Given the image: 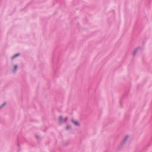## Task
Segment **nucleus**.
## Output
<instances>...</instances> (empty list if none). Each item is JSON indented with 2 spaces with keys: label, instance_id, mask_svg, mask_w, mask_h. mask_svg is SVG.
Masks as SVG:
<instances>
[{
  "label": "nucleus",
  "instance_id": "1",
  "mask_svg": "<svg viewBox=\"0 0 152 152\" xmlns=\"http://www.w3.org/2000/svg\"><path fill=\"white\" fill-rule=\"evenodd\" d=\"M72 122L76 126H79V123L77 121H74L73 120H72Z\"/></svg>",
  "mask_w": 152,
  "mask_h": 152
},
{
  "label": "nucleus",
  "instance_id": "2",
  "mask_svg": "<svg viewBox=\"0 0 152 152\" xmlns=\"http://www.w3.org/2000/svg\"><path fill=\"white\" fill-rule=\"evenodd\" d=\"M19 55H20V54L19 53L16 54L15 56H14L13 57H12V59H13L14 58H15L18 56H19Z\"/></svg>",
  "mask_w": 152,
  "mask_h": 152
},
{
  "label": "nucleus",
  "instance_id": "3",
  "mask_svg": "<svg viewBox=\"0 0 152 152\" xmlns=\"http://www.w3.org/2000/svg\"><path fill=\"white\" fill-rule=\"evenodd\" d=\"M59 121L60 122V123H61V121H62V117L61 116L60 117H59Z\"/></svg>",
  "mask_w": 152,
  "mask_h": 152
},
{
  "label": "nucleus",
  "instance_id": "4",
  "mask_svg": "<svg viewBox=\"0 0 152 152\" xmlns=\"http://www.w3.org/2000/svg\"><path fill=\"white\" fill-rule=\"evenodd\" d=\"M17 68V65H15L14 66V70H15Z\"/></svg>",
  "mask_w": 152,
  "mask_h": 152
},
{
  "label": "nucleus",
  "instance_id": "5",
  "mask_svg": "<svg viewBox=\"0 0 152 152\" xmlns=\"http://www.w3.org/2000/svg\"><path fill=\"white\" fill-rule=\"evenodd\" d=\"M70 128V126H67L66 127V129H68Z\"/></svg>",
  "mask_w": 152,
  "mask_h": 152
},
{
  "label": "nucleus",
  "instance_id": "6",
  "mask_svg": "<svg viewBox=\"0 0 152 152\" xmlns=\"http://www.w3.org/2000/svg\"><path fill=\"white\" fill-rule=\"evenodd\" d=\"M6 104L5 103H4L2 106V107L4 105H5V104Z\"/></svg>",
  "mask_w": 152,
  "mask_h": 152
},
{
  "label": "nucleus",
  "instance_id": "7",
  "mask_svg": "<svg viewBox=\"0 0 152 152\" xmlns=\"http://www.w3.org/2000/svg\"><path fill=\"white\" fill-rule=\"evenodd\" d=\"M135 52H136V51H135L134 52V54L135 53Z\"/></svg>",
  "mask_w": 152,
  "mask_h": 152
},
{
  "label": "nucleus",
  "instance_id": "8",
  "mask_svg": "<svg viewBox=\"0 0 152 152\" xmlns=\"http://www.w3.org/2000/svg\"><path fill=\"white\" fill-rule=\"evenodd\" d=\"M66 119H67V118H66V120H65V121H66Z\"/></svg>",
  "mask_w": 152,
  "mask_h": 152
}]
</instances>
